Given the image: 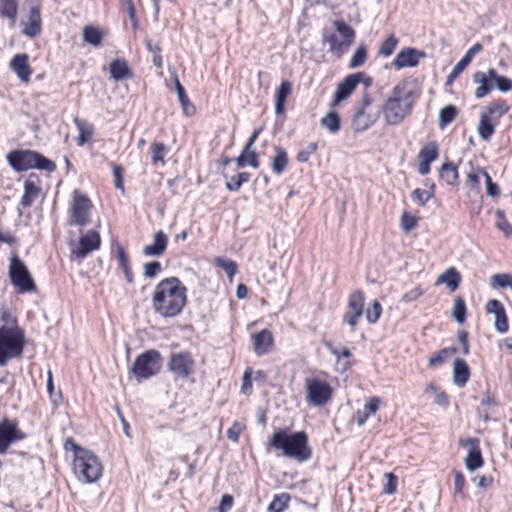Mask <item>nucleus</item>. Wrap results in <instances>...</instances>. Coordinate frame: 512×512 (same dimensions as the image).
Returning <instances> with one entry per match:
<instances>
[{
    "label": "nucleus",
    "mask_w": 512,
    "mask_h": 512,
    "mask_svg": "<svg viewBox=\"0 0 512 512\" xmlns=\"http://www.w3.org/2000/svg\"><path fill=\"white\" fill-rule=\"evenodd\" d=\"M187 304V288L178 277L162 279L152 293L153 311L164 318L178 316Z\"/></svg>",
    "instance_id": "1"
},
{
    "label": "nucleus",
    "mask_w": 512,
    "mask_h": 512,
    "mask_svg": "<svg viewBox=\"0 0 512 512\" xmlns=\"http://www.w3.org/2000/svg\"><path fill=\"white\" fill-rule=\"evenodd\" d=\"M269 447L282 451L283 455L299 462L307 461L312 456V449L308 445V437L303 431L288 433L284 429H278L271 436Z\"/></svg>",
    "instance_id": "2"
},
{
    "label": "nucleus",
    "mask_w": 512,
    "mask_h": 512,
    "mask_svg": "<svg viewBox=\"0 0 512 512\" xmlns=\"http://www.w3.org/2000/svg\"><path fill=\"white\" fill-rule=\"evenodd\" d=\"M413 91L408 90L403 83L393 87L391 94L382 105L385 122L388 125H398L413 108Z\"/></svg>",
    "instance_id": "3"
},
{
    "label": "nucleus",
    "mask_w": 512,
    "mask_h": 512,
    "mask_svg": "<svg viewBox=\"0 0 512 512\" xmlns=\"http://www.w3.org/2000/svg\"><path fill=\"white\" fill-rule=\"evenodd\" d=\"M9 165L17 172L27 171L29 169L44 170L54 172L56 164L46 158L44 155L33 150L17 149L12 150L6 156Z\"/></svg>",
    "instance_id": "4"
},
{
    "label": "nucleus",
    "mask_w": 512,
    "mask_h": 512,
    "mask_svg": "<svg viewBox=\"0 0 512 512\" xmlns=\"http://www.w3.org/2000/svg\"><path fill=\"white\" fill-rule=\"evenodd\" d=\"M25 347L24 330L13 320V326L0 327V366L6 365L8 360L20 357Z\"/></svg>",
    "instance_id": "5"
},
{
    "label": "nucleus",
    "mask_w": 512,
    "mask_h": 512,
    "mask_svg": "<svg viewBox=\"0 0 512 512\" xmlns=\"http://www.w3.org/2000/svg\"><path fill=\"white\" fill-rule=\"evenodd\" d=\"M74 472L79 480L85 483H94L103 473L101 460L92 451H80V456L73 459Z\"/></svg>",
    "instance_id": "6"
},
{
    "label": "nucleus",
    "mask_w": 512,
    "mask_h": 512,
    "mask_svg": "<svg viewBox=\"0 0 512 512\" xmlns=\"http://www.w3.org/2000/svg\"><path fill=\"white\" fill-rule=\"evenodd\" d=\"M8 277L19 294L32 293L37 290L28 267L16 253H13L10 257Z\"/></svg>",
    "instance_id": "7"
},
{
    "label": "nucleus",
    "mask_w": 512,
    "mask_h": 512,
    "mask_svg": "<svg viewBox=\"0 0 512 512\" xmlns=\"http://www.w3.org/2000/svg\"><path fill=\"white\" fill-rule=\"evenodd\" d=\"M162 366L161 354L155 349L147 350L139 354L130 371L138 382L149 379L159 373Z\"/></svg>",
    "instance_id": "8"
},
{
    "label": "nucleus",
    "mask_w": 512,
    "mask_h": 512,
    "mask_svg": "<svg viewBox=\"0 0 512 512\" xmlns=\"http://www.w3.org/2000/svg\"><path fill=\"white\" fill-rule=\"evenodd\" d=\"M489 80L493 81L496 88L501 92H508L512 89V80L499 75L495 69L490 68L487 75L482 71H477L473 74V82L480 84L475 90L477 99L485 97L492 90V84Z\"/></svg>",
    "instance_id": "9"
},
{
    "label": "nucleus",
    "mask_w": 512,
    "mask_h": 512,
    "mask_svg": "<svg viewBox=\"0 0 512 512\" xmlns=\"http://www.w3.org/2000/svg\"><path fill=\"white\" fill-rule=\"evenodd\" d=\"M334 27L342 40L339 41L335 34H330L324 36V42L328 43L330 52L337 57H341L354 43L356 33L355 30L343 20L334 21Z\"/></svg>",
    "instance_id": "10"
},
{
    "label": "nucleus",
    "mask_w": 512,
    "mask_h": 512,
    "mask_svg": "<svg viewBox=\"0 0 512 512\" xmlns=\"http://www.w3.org/2000/svg\"><path fill=\"white\" fill-rule=\"evenodd\" d=\"M196 362L189 351L173 352L167 363L175 380H187L195 373Z\"/></svg>",
    "instance_id": "11"
},
{
    "label": "nucleus",
    "mask_w": 512,
    "mask_h": 512,
    "mask_svg": "<svg viewBox=\"0 0 512 512\" xmlns=\"http://www.w3.org/2000/svg\"><path fill=\"white\" fill-rule=\"evenodd\" d=\"M371 103V97L365 92L352 118V128L355 132H364L377 122L380 111H370Z\"/></svg>",
    "instance_id": "12"
},
{
    "label": "nucleus",
    "mask_w": 512,
    "mask_h": 512,
    "mask_svg": "<svg viewBox=\"0 0 512 512\" xmlns=\"http://www.w3.org/2000/svg\"><path fill=\"white\" fill-rule=\"evenodd\" d=\"M307 401L314 406L326 404L332 397L331 386L317 378L306 379Z\"/></svg>",
    "instance_id": "13"
},
{
    "label": "nucleus",
    "mask_w": 512,
    "mask_h": 512,
    "mask_svg": "<svg viewBox=\"0 0 512 512\" xmlns=\"http://www.w3.org/2000/svg\"><path fill=\"white\" fill-rule=\"evenodd\" d=\"M25 438L26 434L19 429L16 420L4 418L0 422V454L6 453L11 444Z\"/></svg>",
    "instance_id": "14"
},
{
    "label": "nucleus",
    "mask_w": 512,
    "mask_h": 512,
    "mask_svg": "<svg viewBox=\"0 0 512 512\" xmlns=\"http://www.w3.org/2000/svg\"><path fill=\"white\" fill-rule=\"evenodd\" d=\"M364 293L361 290L352 292L348 299V308L343 316V321L354 331L360 317L364 312Z\"/></svg>",
    "instance_id": "15"
},
{
    "label": "nucleus",
    "mask_w": 512,
    "mask_h": 512,
    "mask_svg": "<svg viewBox=\"0 0 512 512\" xmlns=\"http://www.w3.org/2000/svg\"><path fill=\"white\" fill-rule=\"evenodd\" d=\"M90 208L91 201L89 198L75 191L71 207V223L77 224L81 227L86 226L89 223Z\"/></svg>",
    "instance_id": "16"
},
{
    "label": "nucleus",
    "mask_w": 512,
    "mask_h": 512,
    "mask_svg": "<svg viewBox=\"0 0 512 512\" xmlns=\"http://www.w3.org/2000/svg\"><path fill=\"white\" fill-rule=\"evenodd\" d=\"M101 238L97 231L90 230L81 235L77 247L71 249V254L76 259H84L90 252L99 249Z\"/></svg>",
    "instance_id": "17"
},
{
    "label": "nucleus",
    "mask_w": 512,
    "mask_h": 512,
    "mask_svg": "<svg viewBox=\"0 0 512 512\" xmlns=\"http://www.w3.org/2000/svg\"><path fill=\"white\" fill-rule=\"evenodd\" d=\"M459 445L469 449L465 459V466L469 471H474L483 466L484 460L480 449V442L477 438L460 439Z\"/></svg>",
    "instance_id": "18"
},
{
    "label": "nucleus",
    "mask_w": 512,
    "mask_h": 512,
    "mask_svg": "<svg viewBox=\"0 0 512 512\" xmlns=\"http://www.w3.org/2000/svg\"><path fill=\"white\" fill-rule=\"evenodd\" d=\"M40 194V177L36 173H30L24 181V194L20 200V205L23 208L30 207Z\"/></svg>",
    "instance_id": "19"
},
{
    "label": "nucleus",
    "mask_w": 512,
    "mask_h": 512,
    "mask_svg": "<svg viewBox=\"0 0 512 512\" xmlns=\"http://www.w3.org/2000/svg\"><path fill=\"white\" fill-rule=\"evenodd\" d=\"M425 57L423 51L415 48L405 47L395 57L392 65L395 69L399 70L405 67H415L419 63V59Z\"/></svg>",
    "instance_id": "20"
},
{
    "label": "nucleus",
    "mask_w": 512,
    "mask_h": 512,
    "mask_svg": "<svg viewBox=\"0 0 512 512\" xmlns=\"http://www.w3.org/2000/svg\"><path fill=\"white\" fill-rule=\"evenodd\" d=\"M360 74L347 75L338 85L334 93L333 106L347 99L359 84Z\"/></svg>",
    "instance_id": "21"
},
{
    "label": "nucleus",
    "mask_w": 512,
    "mask_h": 512,
    "mask_svg": "<svg viewBox=\"0 0 512 512\" xmlns=\"http://www.w3.org/2000/svg\"><path fill=\"white\" fill-rule=\"evenodd\" d=\"M10 68L16 73L22 82H29L32 70L29 65V57L27 54H16L10 62Z\"/></svg>",
    "instance_id": "22"
},
{
    "label": "nucleus",
    "mask_w": 512,
    "mask_h": 512,
    "mask_svg": "<svg viewBox=\"0 0 512 512\" xmlns=\"http://www.w3.org/2000/svg\"><path fill=\"white\" fill-rule=\"evenodd\" d=\"M168 245V237L162 231H157L154 234V241L152 244L147 245L143 248V254L145 256L159 257L164 254Z\"/></svg>",
    "instance_id": "23"
},
{
    "label": "nucleus",
    "mask_w": 512,
    "mask_h": 512,
    "mask_svg": "<svg viewBox=\"0 0 512 512\" xmlns=\"http://www.w3.org/2000/svg\"><path fill=\"white\" fill-rule=\"evenodd\" d=\"M254 350L257 355H263L269 352L273 344V337L269 330L264 329L253 335Z\"/></svg>",
    "instance_id": "24"
},
{
    "label": "nucleus",
    "mask_w": 512,
    "mask_h": 512,
    "mask_svg": "<svg viewBox=\"0 0 512 512\" xmlns=\"http://www.w3.org/2000/svg\"><path fill=\"white\" fill-rule=\"evenodd\" d=\"M470 378V368L465 360L455 359L453 363V382L459 387H463Z\"/></svg>",
    "instance_id": "25"
},
{
    "label": "nucleus",
    "mask_w": 512,
    "mask_h": 512,
    "mask_svg": "<svg viewBox=\"0 0 512 512\" xmlns=\"http://www.w3.org/2000/svg\"><path fill=\"white\" fill-rule=\"evenodd\" d=\"M291 91V82L283 80L275 93V112L277 115H282L285 112L286 100L291 94Z\"/></svg>",
    "instance_id": "26"
},
{
    "label": "nucleus",
    "mask_w": 512,
    "mask_h": 512,
    "mask_svg": "<svg viewBox=\"0 0 512 512\" xmlns=\"http://www.w3.org/2000/svg\"><path fill=\"white\" fill-rule=\"evenodd\" d=\"M174 83H175V89L178 95L179 102L182 106L183 114L185 116H192L196 112L195 105L189 100L185 88L180 83L178 76L174 75Z\"/></svg>",
    "instance_id": "27"
},
{
    "label": "nucleus",
    "mask_w": 512,
    "mask_h": 512,
    "mask_svg": "<svg viewBox=\"0 0 512 512\" xmlns=\"http://www.w3.org/2000/svg\"><path fill=\"white\" fill-rule=\"evenodd\" d=\"M461 282V275L454 267L448 268L437 278L436 284H446L450 291H455Z\"/></svg>",
    "instance_id": "28"
},
{
    "label": "nucleus",
    "mask_w": 512,
    "mask_h": 512,
    "mask_svg": "<svg viewBox=\"0 0 512 512\" xmlns=\"http://www.w3.org/2000/svg\"><path fill=\"white\" fill-rule=\"evenodd\" d=\"M275 155L272 158L271 168L274 173L281 175L288 166V155L284 148L280 146H274Z\"/></svg>",
    "instance_id": "29"
},
{
    "label": "nucleus",
    "mask_w": 512,
    "mask_h": 512,
    "mask_svg": "<svg viewBox=\"0 0 512 512\" xmlns=\"http://www.w3.org/2000/svg\"><path fill=\"white\" fill-rule=\"evenodd\" d=\"M380 400L378 397L370 398L369 402L366 403L363 409H359L355 413V419L358 426H362L370 415L374 414L379 408Z\"/></svg>",
    "instance_id": "30"
},
{
    "label": "nucleus",
    "mask_w": 512,
    "mask_h": 512,
    "mask_svg": "<svg viewBox=\"0 0 512 512\" xmlns=\"http://www.w3.org/2000/svg\"><path fill=\"white\" fill-rule=\"evenodd\" d=\"M111 77L116 81H122L132 75L125 60H114L110 63Z\"/></svg>",
    "instance_id": "31"
},
{
    "label": "nucleus",
    "mask_w": 512,
    "mask_h": 512,
    "mask_svg": "<svg viewBox=\"0 0 512 512\" xmlns=\"http://www.w3.org/2000/svg\"><path fill=\"white\" fill-rule=\"evenodd\" d=\"M439 177L448 185L456 184L459 177L457 167L450 161L443 163L439 170Z\"/></svg>",
    "instance_id": "32"
},
{
    "label": "nucleus",
    "mask_w": 512,
    "mask_h": 512,
    "mask_svg": "<svg viewBox=\"0 0 512 512\" xmlns=\"http://www.w3.org/2000/svg\"><path fill=\"white\" fill-rule=\"evenodd\" d=\"M496 123H493L488 114L482 113L478 125V133L482 140L487 141L494 134Z\"/></svg>",
    "instance_id": "33"
},
{
    "label": "nucleus",
    "mask_w": 512,
    "mask_h": 512,
    "mask_svg": "<svg viewBox=\"0 0 512 512\" xmlns=\"http://www.w3.org/2000/svg\"><path fill=\"white\" fill-rule=\"evenodd\" d=\"M75 124L79 131V136L77 138V145L83 146L86 142H88L93 135V126L86 122L83 119L75 118Z\"/></svg>",
    "instance_id": "34"
},
{
    "label": "nucleus",
    "mask_w": 512,
    "mask_h": 512,
    "mask_svg": "<svg viewBox=\"0 0 512 512\" xmlns=\"http://www.w3.org/2000/svg\"><path fill=\"white\" fill-rule=\"evenodd\" d=\"M321 126L327 129L330 133H337L340 130L341 120L338 113L332 111L326 114L320 121Z\"/></svg>",
    "instance_id": "35"
},
{
    "label": "nucleus",
    "mask_w": 512,
    "mask_h": 512,
    "mask_svg": "<svg viewBox=\"0 0 512 512\" xmlns=\"http://www.w3.org/2000/svg\"><path fill=\"white\" fill-rule=\"evenodd\" d=\"M83 39L86 43L99 46L103 40V32L94 26H86L83 30Z\"/></svg>",
    "instance_id": "36"
},
{
    "label": "nucleus",
    "mask_w": 512,
    "mask_h": 512,
    "mask_svg": "<svg viewBox=\"0 0 512 512\" xmlns=\"http://www.w3.org/2000/svg\"><path fill=\"white\" fill-rule=\"evenodd\" d=\"M457 114L458 109L452 104L442 108L439 113V127L441 129L445 128L456 118Z\"/></svg>",
    "instance_id": "37"
},
{
    "label": "nucleus",
    "mask_w": 512,
    "mask_h": 512,
    "mask_svg": "<svg viewBox=\"0 0 512 512\" xmlns=\"http://www.w3.org/2000/svg\"><path fill=\"white\" fill-rule=\"evenodd\" d=\"M439 149L436 142L431 141L427 143L419 152V160L432 163L438 157Z\"/></svg>",
    "instance_id": "38"
},
{
    "label": "nucleus",
    "mask_w": 512,
    "mask_h": 512,
    "mask_svg": "<svg viewBox=\"0 0 512 512\" xmlns=\"http://www.w3.org/2000/svg\"><path fill=\"white\" fill-rule=\"evenodd\" d=\"M435 184L431 183L430 190L416 188L411 194V198L419 205L424 206L434 196Z\"/></svg>",
    "instance_id": "39"
},
{
    "label": "nucleus",
    "mask_w": 512,
    "mask_h": 512,
    "mask_svg": "<svg viewBox=\"0 0 512 512\" xmlns=\"http://www.w3.org/2000/svg\"><path fill=\"white\" fill-rule=\"evenodd\" d=\"M367 59V49L364 43H361L355 52L353 53L350 62L349 68L355 69L362 66Z\"/></svg>",
    "instance_id": "40"
},
{
    "label": "nucleus",
    "mask_w": 512,
    "mask_h": 512,
    "mask_svg": "<svg viewBox=\"0 0 512 512\" xmlns=\"http://www.w3.org/2000/svg\"><path fill=\"white\" fill-rule=\"evenodd\" d=\"M17 15V3L15 0H1L0 1V16L8 18L12 21L15 20Z\"/></svg>",
    "instance_id": "41"
},
{
    "label": "nucleus",
    "mask_w": 512,
    "mask_h": 512,
    "mask_svg": "<svg viewBox=\"0 0 512 512\" xmlns=\"http://www.w3.org/2000/svg\"><path fill=\"white\" fill-rule=\"evenodd\" d=\"M250 180V174L247 172H240L231 176L230 181H227L225 187L229 191H238L244 183Z\"/></svg>",
    "instance_id": "42"
},
{
    "label": "nucleus",
    "mask_w": 512,
    "mask_h": 512,
    "mask_svg": "<svg viewBox=\"0 0 512 512\" xmlns=\"http://www.w3.org/2000/svg\"><path fill=\"white\" fill-rule=\"evenodd\" d=\"M290 495L282 493L281 495L274 496L272 502L269 504L268 510L271 512H284L288 507Z\"/></svg>",
    "instance_id": "43"
},
{
    "label": "nucleus",
    "mask_w": 512,
    "mask_h": 512,
    "mask_svg": "<svg viewBox=\"0 0 512 512\" xmlns=\"http://www.w3.org/2000/svg\"><path fill=\"white\" fill-rule=\"evenodd\" d=\"M144 43H145L146 49L153 55L152 62L154 64V66L161 69L163 67V61H162V56H161L160 45L158 43L153 44L150 39H145Z\"/></svg>",
    "instance_id": "44"
},
{
    "label": "nucleus",
    "mask_w": 512,
    "mask_h": 512,
    "mask_svg": "<svg viewBox=\"0 0 512 512\" xmlns=\"http://www.w3.org/2000/svg\"><path fill=\"white\" fill-rule=\"evenodd\" d=\"M466 312H467V309H466L465 301L463 300V298L457 297L454 300V306H453L452 315H453L454 319L459 324H462V323L465 322V320H466Z\"/></svg>",
    "instance_id": "45"
},
{
    "label": "nucleus",
    "mask_w": 512,
    "mask_h": 512,
    "mask_svg": "<svg viewBox=\"0 0 512 512\" xmlns=\"http://www.w3.org/2000/svg\"><path fill=\"white\" fill-rule=\"evenodd\" d=\"M215 265L223 269L230 279H232V277L237 272V264L235 261L231 259H227L224 257H216Z\"/></svg>",
    "instance_id": "46"
},
{
    "label": "nucleus",
    "mask_w": 512,
    "mask_h": 512,
    "mask_svg": "<svg viewBox=\"0 0 512 512\" xmlns=\"http://www.w3.org/2000/svg\"><path fill=\"white\" fill-rule=\"evenodd\" d=\"M152 157H151V160H152V164L153 165H156L158 162H161L162 165H164V157L165 155L167 154V147L164 143L162 142H154L152 144Z\"/></svg>",
    "instance_id": "47"
},
{
    "label": "nucleus",
    "mask_w": 512,
    "mask_h": 512,
    "mask_svg": "<svg viewBox=\"0 0 512 512\" xmlns=\"http://www.w3.org/2000/svg\"><path fill=\"white\" fill-rule=\"evenodd\" d=\"M456 352L457 349L455 347L443 348L429 359L428 365L430 367L439 366L446 361L449 355L455 354Z\"/></svg>",
    "instance_id": "48"
},
{
    "label": "nucleus",
    "mask_w": 512,
    "mask_h": 512,
    "mask_svg": "<svg viewBox=\"0 0 512 512\" xmlns=\"http://www.w3.org/2000/svg\"><path fill=\"white\" fill-rule=\"evenodd\" d=\"M509 111V106L505 103L503 100H498L495 102H492L487 107V113L490 116H493L497 114V119L502 117L504 114H506Z\"/></svg>",
    "instance_id": "49"
},
{
    "label": "nucleus",
    "mask_w": 512,
    "mask_h": 512,
    "mask_svg": "<svg viewBox=\"0 0 512 512\" xmlns=\"http://www.w3.org/2000/svg\"><path fill=\"white\" fill-rule=\"evenodd\" d=\"M398 44V39L394 35H390L379 47V55L388 57L393 54L396 46Z\"/></svg>",
    "instance_id": "50"
},
{
    "label": "nucleus",
    "mask_w": 512,
    "mask_h": 512,
    "mask_svg": "<svg viewBox=\"0 0 512 512\" xmlns=\"http://www.w3.org/2000/svg\"><path fill=\"white\" fill-rule=\"evenodd\" d=\"M470 62L471 61L468 58L463 56L449 73L447 77V84H452L463 72V70L470 64Z\"/></svg>",
    "instance_id": "51"
},
{
    "label": "nucleus",
    "mask_w": 512,
    "mask_h": 512,
    "mask_svg": "<svg viewBox=\"0 0 512 512\" xmlns=\"http://www.w3.org/2000/svg\"><path fill=\"white\" fill-rule=\"evenodd\" d=\"M478 172L485 178L486 192L490 197H498L500 195L499 186L492 181L491 176L484 168H478Z\"/></svg>",
    "instance_id": "52"
},
{
    "label": "nucleus",
    "mask_w": 512,
    "mask_h": 512,
    "mask_svg": "<svg viewBox=\"0 0 512 512\" xmlns=\"http://www.w3.org/2000/svg\"><path fill=\"white\" fill-rule=\"evenodd\" d=\"M491 284L493 287H510L512 289V275L507 273L494 274L491 277Z\"/></svg>",
    "instance_id": "53"
},
{
    "label": "nucleus",
    "mask_w": 512,
    "mask_h": 512,
    "mask_svg": "<svg viewBox=\"0 0 512 512\" xmlns=\"http://www.w3.org/2000/svg\"><path fill=\"white\" fill-rule=\"evenodd\" d=\"M382 313V306L378 300H374L372 307L368 308L365 312L367 321L370 324H374L378 321Z\"/></svg>",
    "instance_id": "54"
},
{
    "label": "nucleus",
    "mask_w": 512,
    "mask_h": 512,
    "mask_svg": "<svg viewBox=\"0 0 512 512\" xmlns=\"http://www.w3.org/2000/svg\"><path fill=\"white\" fill-rule=\"evenodd\" d=\"M162 271V265L159 261H152L144 264V277L148 279L155 278Z\"/></svg>",
    "instance_id": "55"
},
{
    "label": "nucleus",
    "mask_w": 512,
    "mask_h": 512,
    "mask_svg": "<svg viewBox=\"0 0 512 512\" xmlns=\"http://www.w3.org/2000/svg\"><path fill=\"white\" fill-rule=\"evenodd\" d=\"M426 391H433L436 393L434 401L437 405L444 408H446L449 405V399L447 394L444 391H438L437 387L434 384L430 383L427 386Z\"/></svg>",
    "instance_id": "56"
},
{
    "label": "nucleus",
    "mask_w": 512,
    "mask_h": 512,
    "mask_svg": "<svg viewBox=\"0 0 512 512\" xmlns=\"http://www.w3.org/2000/svg\"><path fill=\"white\" fill-rule=\"evenodd\" d=\"M495 328L500 333H506L508 331L509 325L505 309L498 311L495 315Z\"/></svg>",
    "instance_id": "57"
},
{
    "label": "nucleus",
    "mask_w": 512,
    "mask_h": 512,
    "mask_svg": "<svg viewBox=\"0 0 512 512\" xmlns=\"http://www.w3.org/2000/svg\"><path fill=\"white\" fill-rule=\"evenodd\" d=\"M418 219L407 212H404L401 217V228L404 232L408 233L416 228Z\"/></svg>",
    "instance_id": "58"
},
{
    "label": "nucleus",
    "mask_w": 512,
    "mask_h": 512,
    "mask_svg": "<svg viewBox=\"0 0 512 512\" xmlns=\"http://www.w3.org/2000/svg\"><path fill=\"white\" fill-rule=\"evenodd\" d=\"M317 147H318V145L316 142H311L305 149L300 150L297 153V156H296L297 161L301 162V163L307 162L309 160L310 156L314 152H316Z\"/></svg>",
    "instance_id": "59"
},
{
    "label": "nucleus",
    "mask_w": 512,
    "mask_h": 512,
    "mask_svg": "<svg viewBox=\"0 0 512 512\" xmlns=\"http://www.w3.org/2000/svg\"><path fill=\"white\" fill-rule=\"evenodd\" d=\"M113 176H114V185L116 189L124 192V184H123V168L115 163H111Z\"/></svg>",
    "instance_id": "60"
},
{
    "label": "nucleus",
    "mask_w": 512,
    "mask_h": 512,
    "mask_svg": "<svg viewBox=\"0 0 512 512\" xmlns=\"http://www.w3.org/2000/svg\"><path fill=\"white\" fill-rule=\"evenodd\" d=\"M252 374H253V371L250 367L245 369L243 378H242V387H241V391L244 394H249L252 390V379H251Z\"/></svg>",
    "instance_id": "61"
},
{
    "label": "nucleus",
    "mask_w": 512,
    "mask_h": 512,
    "mask_svg": "<svg viewBox=\"0 0 512 512\" xmlns=\"http://www.w3.org/2000/svg\"><path fill=\"white\" fill-rule=\"evenodd\" d=\"M387 483L383 488L385 494H394L397 490V477L393 473H386Z\"/></svg>",
    "instance_id": "62"
},
{
    "label": "nucleus",
    "mask_w": 512,
    "mask_h": 512,
    "mask_svg": "<svg viewBox=\"0 0 512 512\" xmlns=\"http://www.w3.org/2000/svg\"><path fill=\"white\" fill-rule=\"evenodd\" d=\"M23 34L33 38L41 32V23L27 22L22 30Z\"/></svg>",
    "instance_id": "63"
},
{
    "label": "nucleus",
    "mask_w": 512,
    "mask_h": 512,
    "mask_svg": "<svg viewBox=\"0 0 512 512\" xmlns=\"http://www.w3.org/2000/svg\"><path fill=\"white\" fill-rule=\"evenodd\" d=\"M234 499L233 496L230 494H224L221 497L220 505H219V512H227L231 509L233 506Z\"/></svg>",
    "instance_id": "64"
}]
</instances>
